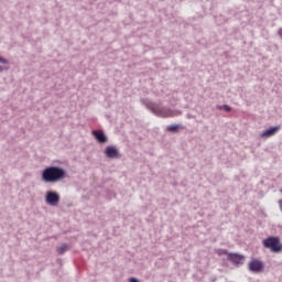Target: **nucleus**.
Returning a JSON list of instances; mask_svg holds the SVG:
<instances>
[{
  "instance_id": "obj_1",
  "label": "nucleus",
  "mask_w": 282,
  "mask_h": 282,
  "mask_svg": "<svg viewBox=\"0 0 282 282\" xmlns=\"http://www.w3.org/2000/svg\"><path fill=\"white\" fill-rule=\"evenodd\" d=\"M144 107L159 118H175V116H182V111L172 110L171 108L164 107L153 101H143Z\"/></svg>"
},
{
  "instance_id": "obj_2",
  "label": "nucleus",
  "mask_w": 282,
  "mask_h": 282,
  "mask_svg": "<svg viewBox=\"0 0 282 282\" xmlns=\"http://www.w3.org/2000/svg\"><path fill=\"white\" fill-rule=\"evenodd\" d=\"M67 177V172L61 166H48L42 172V180L46 184H56Z\"/></svg>"
},
{
  "instance_id": "obj_3",
  "label": "nucleus",
  "mask_w": 282,
  "mask_h": 282,
  "mask_svg": "<svg viewBox=\"0 0 282 282\" xmlns=\"http://www.w3.org/2000/svg\"><path fill=\"white\" fill-rule=\"evenodd\" d=\"M262 246L263 248L271 250L275 254H279V252H282L281 239L276 236H270L267 239L262 240Z\"/></svg>"
},
{
  "instance_id": "obj_4",
  "label": "nucleus",
  "mask_w": 282,
  "mask_h": 282,
  "mask_svg": "<svg viewBox=\"0 0 282 282\" xmlns=\"http://www.w3.org/2000/svg\"><path fill=\"white\" fill-rule=\"evenodd\" d=\"M45 202L48 206H58V202H61V195L54 191L46 192Z\"/></svg>"
},
{
  "instance_id": "obj_5",
  "label": "nucleus",
  "mask_w": 282,
  "mask_h": 282,
  "mask_svg": "<svg viewBox=\"0 0 282 282\" xmlns=\"http://www.w3.org/2000/svg\"><path fill=\"white\" fill-rule=\"evenodd\" d=\"M264 264L261 260L252 259L248 263V270L249 272H254L256 274H259V272H263Z\"/></svg>"
},
{
  "instance_id": "obj_6",
  "label": "nucleus",
  "mask_w": 282,
  "mask_h": 282,
  "mask_svg": "<svg viewBox=\"0 0 282 282\" xmlns=\"http://www.w3.org/2000/svg\"><path fill=\"white\" fill-rule=\"evenodd\" d=\"M227 260H229L230 263H234V265H243L246 256L239 253H228Z\"/></svg>"
},
{
  "instance_id": "obj_7",
  "label": "nucleus",
  "mask_w": 282,
  "mask_h": 282,
  "mask_svg": "<svg viewBox=\"0 0 282 282\" xmlns=\"http://www.w3.org/2000/svg\"><path fill=\"white\" fill-rule=\"evenodd\" d=\"M105 155L106 158H109L110 160H118L120 158V150L113 145H108L105 149Z\"/></svg>"
},
{
  "instance_id": "obj_8",
  "label": "nucleus",
  "mask_w": 282,
  "mask_h": 282,
  "mask_svg": "<svg viewBox=\"0 0 282 282\" xmlns=\"http://www.w3.org/2000/svg\"><path fill=\"white\" fill-rule=\"evenodd\" d=\"M93 135L95 138V140H97V142H99V144H106V142H108V138L107 134H105V131L102 130H93Z\"/></svg>"
},
{
  "instance_id": "obj_9",
  "label": "nucleus",
  "mask_w": 282,
  "mask_h": 282,
  "mask_svg": "<svg viewBox=\"0 0 282 282\" xmlns=\"http://www.w3.org/2000/svg\"><path fill=\"white\" fill-rule=\"evenodd\" d=\"M279 131H281V126L271 127V128L262 131L261 138H272V135H276V133H279Z\"/></svg>"
},
{
  "instance_id": "obj_10",
  "label": "nucleus",
  "mask_w": 282,
  "mask_h": 282,
  "mask_svg": "<svg viewBox=\"0 0 282 282\" xmlns=\"http://www.w3.org/2000/svg\"><path fill=\"white\" fill-rule=\"evenodd\" d=\"M182 129V126L180 124H170L166 127V131H170L171 133H177V130Z\"/></svg>"
},
{
  "instance_id": "obj_11",
  "label": "nucleus",
  "mask_w": 282,
  "mask_h": 282,
  "mask_svg": "<svg viewBox=\"0 0 282 282\" xmlns=\"http://www.w3.org/2000/svg\"><path fill=\"white\" fill-rule=\"evenodd\" d=\"M56 250L58 254H65V252H67V243H63L61 247H57Z\"/></svg>"
},
{
  "instance_id": "obj_12",
  "label": "nucleus",
  "mask_w": 282,
  "mask_h": 282,
  "mask_svg": "<svg viewBox=\"0 0 282 282\" xmlns=\"http://www.w3.org/2000/svg\"><path fill=\"white\" fill-rule=\"evenodd\" d=\"M218 109H224V110H226L227 112L232 111V108H231L230 106H228V105L219 106Z\"/></svg>"
},
{
  "instance_id": "obj_13",
  "label": "nucleus",
  "mask_w": 282,
  "mask_h": 282,
  "mask_svg": "<svg viewBox=\"0 0 282 282\" xmlns=\"http://www.w3.org/2000/svg\"><path fill=\"white\" fill-rule=\"evenodd\" d=\"M0 63L2 65H8L10 62L6 57L0 56Z\"/></svg>"
},
{
  "instance_id": "obj_14",
  "label": "nucleus",
  "mask_w": 282,
  "mask_h": 282,
  "mask_svg": "<svg viewBox=\"0 0 282 282\" xmlns=\"http://www.w3.org/2000/svg\"><path fill=\"white\" fill-rule=\"evenodd\" d=\"M218 254H219V256H221V254H227V257H228L229 253H228V250H226V249H219V250H218Z\"/></svg>"
},
{
  "instance_id": "obj_15",
  "label": "nucleus",
  "mask_w": 282,
  "mask_h": 282,
  "mask_svg": "<svg viewBox=\"0 0 282 282\" xmlns=\"http://www.w3.org/2000/svg\"><path fill=\"white\" fill-rule=\"evenodd\" d=\"M129 282H140V280H138L137 278H130Z\"/></svg>"
},
{
  "instance_id": "obj_16",
  "label": "nucleus",
  "mask_w": 282,
  "mask_h": 282,
  "mask_svg": "<svg viewBox=\"0 0 282 282\" xmlns=\"http://www.w3.org/2000/svg\"><path fill=\"white\" fill-rule=\"evenodd\" d=\"M278 204H279V208H280V210L282 213V198L278 202Z\"/></svg>"
},
{
  "instance_id": "obj_17",
  "label": "nucleus",
  "mask_w": 282,
  "mask_h": 282,
  "mask_svg": "<svg viewBox=\"0 0 282 282\" xmlns=\"http://www.w3.org/2000/svg\"><path fill=\"white\" fill-rule=\"evenodd\" d=\"M278 34H279L280 39H282V29H279Z\"/></svg>"
},
{
  "instance_id": "obj_18",
  "label": "nucleus",
  "mask_w": 282,
  "mask_h": 282,
  "mask_svg": "<svg viewBox=\"0 0 282 282\" xmlns=\"http://www.w3.org/2000/svg\"><path fill=\"white\" fill-rule=\"evenodd\" d=\"M4 70H6V67L0 66V74H1V72H4Z\"/></svg>"
},
{
  "instance_id": "obj_19",
  "label": "nucleus",
  "mask_w": 282,
  "mask_h": 282,
  "mask_svg": "<svg viewBox=\"0 0 282 282\" xmlns=\"http://www.w3.org/2000/svg\"><path fill=\"white\" fill-rule=\"evenodd\" d=\"M187 118H192L191 113H187Z\"/></svg>"
}]
</instances>
